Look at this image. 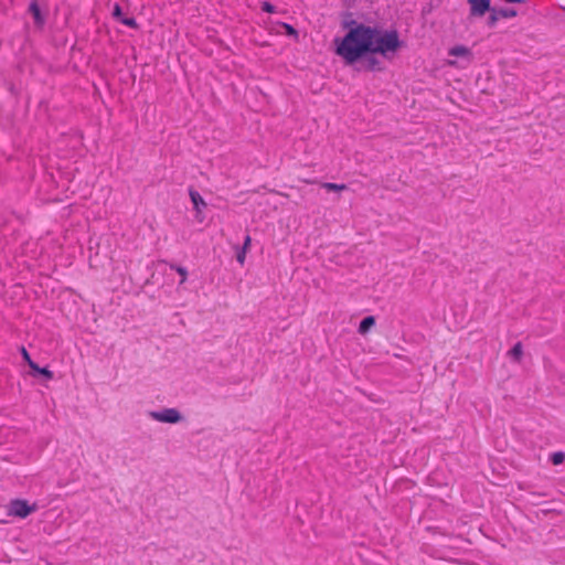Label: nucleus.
<instances>
[{"label":"nucleus","mask_w":565,"mask_h":565,"mask_svg":"<svg viewBox=\"0 0 565 565\" xmlns=\"http://www.w3.org/2000/svg\"><path fill=\"white\" fill-rule=\"evenodd\" d=\"M447 64L450 65V66H456L457 65L456 61H451V60L447 61Z\"/></svg>","instance_id":"obj_23"},{"label":"nucleus","mask_w":565,"mask_h":565,"mask_svg":"<svg viewBox=\"0 0 565 565\" xmlns=\"http://www.w3.org/2000/svg\"><path fill=\"white\" fill-rule=\"evenodd\" d=\"M120 22L129 28H132V29L138 28L137 21L134 18H125L124 17L122 19H120Z\"/></svg>","instance_id":"obj_15"},{"label":"nucleus","mask_w":565,"mask_h":565,"mask_svg":"<svg viewBox=\"0 0 565 565\" xmlns=\"http://www.w3.org/2000/svg\"><path fill=\"white\" fill-rule=\"evenodd\" d=\"M516 14H518V12L514 9H500V10H498L495 8H492L491 11H490V15L488 17L487 24H488V26L493 28V26H495V24L499 21V19L513 18Z\"/></svg>","instance_id":"obj_5"},{"label":"nucleus","mask_w":565,"mask_h":565,"mask_svg":"<svg viewBox=\"0 0 565 565\" xmlns=\"http://www.w3.org/2000/svg\"><path fill=\"white\" fill-rule=\"evenodd\" d=\"M508 355L514 361V362H521L523 356V347L521 342H516L513 348L508 352Z\"/></svg>","instance_id":"obj_8"},{"label":"nucleus","mask_w":565,"mask_h":565,"mask_svg":"<svg viewBox=\"0 0 565 565\" xmlns=\"http://www.w3.org/2000/svg\"><path fill=\"white\" fill-rule=\"evenodd\" d=\"M149 418L161 423H178L184 420V417L177 408H162L160 411L149 412Z\"/></svg>","instance_id":"obj_3"},{"label":"nucleus","mask_w":565,"mask_h":565,"mask_svg":"<svg viewBox=\"0 0 565 565\" xmlns=\"http://www.w3.org/2000/svg\"><path fill=\"white\" fill-rule=\"evenodd\" d=\"M171 268L175 269V271L181 276L180 284H184L188 277V271L182 266H171Z\"/></svg>","instance_id":"obj_14"},{"label":"nucleus","mask_w":565,"mask_h":565,"mask_svg":"<svg viewBox=\"0 0 565 565\" xmlns=\"http://www.w3.org/2000/svg\"><path fill=\"white\" fill-rule=\"evenodd\" d=\"M36 510H38L36 503L29 504L26 500L14 499V500H11L8 505V515L24 519L28 515H30L32 512H35Z\"/></svg>","instance_id":"obj_2"},{"label":"nucleus","mask_w":565,"mask_h":565,"mask_svg":"<svg viewBox=\"0 0 565 565\" xmlns=\"http://www.w3.org/2000/svg\"><path fill=\"white\" fill-rule=\"evenodd\" d=\"M30 369L43 375L47 380H52L54 374L47 367H40L34 361H30Z\"/></svg>","instance_id":"obj_10"},{"label":"nucleus","mask_w":565,"mask_h":565,"mask_svg":"<svg viewBox=\"0 0 565 565\" xmlns=\"http://www.w3.org/2000/svg\"><path fill=\"white\" fill-rule=\"evenodd\" d=\"M30 12L33 14L35 20L40 19V8L36 2L30 4Z\"/></svg>","instance_id":"obj_16"},{"label":"nucleus","mask_w":565,"mask_h":565,"mask_svg":"<svg viewBox=\"0 0 565 565\" xmlns=\"http://www.w3.org/2000/svg\"><path fill=\"white\" fill-rule=\"evenodd\" d=\"M189 195H190L191 202L194 206V210L196 211V217L199 218V216L202 212V209L206 206V203H205L204 199L201 196V194L193 189H190Z\"/></svg>","instance_id":"obj_6"},{"label":"nucleus","mask_w":565,"mask_h":565,"mask_svg":"<svg viewBox=\"0 0 565 565\" xmlns=\"http://www.w3.org/2000/svg\"><path fill=\"white\" fill-rule=\"evenodd\" d=\"M21 353H22V356H23V360L28 363V365L30 366V361H33L29 354V352L25 350V348H21Z\"/></svg>","instance_id":"obj_20"},{"label":"nucleus","mask_w":565,"mask_h":565,"mask_svg":"<svg viewBox=\"0 0 565 565\" xmlns=\"http://www.w3.org/2000/svg\"><path fill=\"white\" fill-rule=\"evenodd\" d=\"M246 253L247 250L239 249L236 254V259L241 265L245 263Z\"/></svg>","instance_id":"obj_18"},{"label":"nucleus","mask_w":565,"mask_h":565,"mask_svg":"<svg viewBox=\"0 0 565 565\" xmlns=\"http://www.w3.org/2000/svg\"><path fill=\"white\" fill-rule=\"evenodd\" d=\"M365 68L367 71H381L382 70V65H381V62L376 57L369 56L365 60Z\"/></svg>","instance_id":"obj_11"},{"label":"nucleus","mask_w":565,"mask_h":565,"mask_svg":"<svg viewBox=\"0 0 565 565\" xmlns=\"http://www.w3.org/2000/svg\"><path fill=\"white\" fill-rule=\"evenodd\" d=\"M470 6V17L481 18L491 11L490 0H467Z\"/></svg>","instance_id":"obj_4"},{"label":"nucleus","mask_w":565,"mask_h":565,"mask_svg":"<svg viewBox=\"0 0 565 565\" xmlns=\"http://www.w3.org/2000/svg\"><path fill=\"white\" fill-rule=\"evenodd\" d=\"M262 9H263V11L268 12V13L275 12V7L267 1L262 3Z\"/></svg>","instance_id":"obj_19"},{"label":"nucleus","mask_w":565,"mask_h":565,"mask_svg":"<svg viewBox=\"0 0 565 565\" xmlns=\"http://www.w3.org/2000/svg\"><path fill=\"white\" fill-rule=\"evenodd\" d=\"M375 324V318L373 316L365 317L359 326V332L365 334Z\"/></svg>","instance_id":"obj_9"},{"label":"nucleus","mask_w":565,"mask_h":565,"mask_svg":"<svg viewBox=\"0 0 565 565\" xmlns=\"http://www.w3.org/2000/svg\"><path fill=\"white\" fill-rule=\"evenodd\" d=\"M401 47L396 31H382L358 24L351 28L337 46V54L348 64H353L366 54H381L390 58Z\"/></svg>","instance_id":"obj_1"},{"label":"nucleus","mask_w":565,"mask_h":565,"mask_svg":"<svg viewBox=\"0 0 565 565\" xmlns=\"http://www.w3.org/2000/svg\"><path fill=\"white\" fill-rule=\"evenodd\" d=\"M282 25L286 29L288 34H296V30L291 25H289L287 23H284Z\"/></svg>","instance_id":"obj_22"},{"label":"nucleus","mask_w":565,"mask_h":565,"mask_svg":"<svg viewBox=\"0 0 565 565\" xmlns=\"http://www.w3.org/2000/svg\"><path fill=\"white\" fill-rule=\"evenodd\" d=\"M250 242H252V238L249 235H246L245 239H244V244L243 246L241 247V249H244V250H247L250 246Z\"/></svg>","instance_id":"obj_21"},{"label":"nucleus","mask_w":565,"mask_h":565,"mask_svg":"<svg viewBox=\"0 0 565 565\" xmlns=\"http://www.w3.org/2000/svg\"><path fill=\"white\" fill-rule=\"evenodd\" d=\"M565 454L562 451L553 452L550 457V460L553 465L557 466L564 462Z\"/></svg>","instance_id":"obj_13"},{"label":"nucleus","mask_w":565,"mask_h":565,"mask_svg":"<svg viewBox=\"0 0 565 565\" xmlns=\"http://www.w3.org/2000/svg\"><path fill=\"white\" fill-rule=\"evenodd\" d=\"M448 55L455 56V57H465L468 60V62H471L472 60V53L469 47L465 45H456L449 49Z\"/></svg>","instance_id":"obj_7"},{"label":"nucleus","mask_w":565,"mask_h":565,"mask_svg":"<svg viewBox=\"0 0 565 565\" xmlns=\"http://www.w3.org/2000/svg\"><path fill=\"white\" fill-rule=\"evenodd\" d=\"M322 188L328 191H343L347 189L345 184H338V183H331V182H324L322 183Z\"/></svg>","instance_id":"obj_12"},{"label":"nucleus","mask_w":565,"mask_h":565,"mask_svg":"<svg viewBox=\"0 0 565 565\" xmlns=\"http://www.w3.org/2000/svg\"><path fill=\"white\" fill-rule=\"evenodd\" d=\"M113 17H114L115 19H117L118 21H120V19H122V18H124V17H122V12H121V8H120V6H119L118 3H116V4L114 6V9H113Z\"/></svg>","instance_id":"obj_17"}]
</instances>
